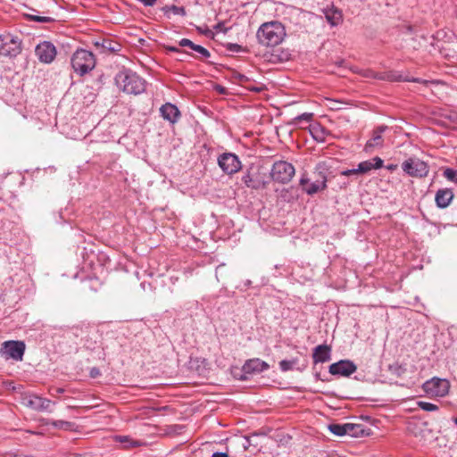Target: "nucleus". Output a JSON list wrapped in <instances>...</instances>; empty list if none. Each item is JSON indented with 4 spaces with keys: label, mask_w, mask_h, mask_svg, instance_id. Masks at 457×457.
I'll return each instance as SVG.
<instances>
[{
    "label": "nucleus",
    "mask_w": 457,
    "mask_h": 457,
    "mask_svg": "<svg viewBox=\"0 0 457 457\" xmlns=\"http://www.w3.org/2000/svg\"><path fill=\"white\" fill-rule=\"evenodd\" d=\"M258 42L265 46L279 45L286 37L285 27L278 21L263 23L256 34Z\"/></svg>",
    "instance_id": "obj_1"
},
{
    "label": "nucleus",
    "mask_w": 457,
    "mask_h": 457,
    "mask_svg": "<svg viewBox=\"0 0 457 457\" xmlns=\"http://www.w3.org/2000/svg\"><path fill=\"white\" fill-rule=\"evenodd\" d=\"M116 85L127 94L139 95L145 89V81L131 70H123L115 76Z\"/></svg>",
    "instance_id": "obj_2"
},
{
    "label": "nucleus",
    "mask_w": 457,
    "mask_h": 457,
    "mask_svg": "<svg viewBox=\"0 0 457 457\" xmlns=\"http://www.w3.org/2000/svg\"><path fill=\"white\" fill-rule=\"evenodd\" d=\"M71 62L73 71L79 76H84L96 67V57L90 51L78 49L72 54Z\"/></svg>",
    "instance_id": "obj_3"
},
{
    "label": "nucleus",
    "mask_w": 457,
    "mask_h": 457,
    "mask_svg": "<svg viewBox=\"0 0 457 457\" xmlns=\"http://www.w3.org/2000/svg\"><path fill=\"white\" fill-rule=\"evenodd\" d=\"M295 173V170L292 163L280 160L273 163L270 175L274 182L287 184L291 181Z\"/></svg>",
    "instance_id": "obj_4"
},
{
    "label": "nucleus",
    "mask_w": 457,
    "mask_h": 457,
    "mask_svg": "<svg viewBox=\"0 0 457 457\" xmlns=\"http://www.w3.org/2000/svg\"><path fill=\"white\" fill-rule=\"evenodd\" d=\"M21 51V42L12 34L0 35V55L15 57Z\"/></svg>",
    "instance_id": "obj_5"
},
{
    "label": "nucleus",
    "mask_w": 457,
    "mask_h": 457,
    "mask_svg": "<svg viewBox=\"0 0 457 457\" xmlns=\"http://www.w3.org/2000/svg\"><path fill=\"white\" fill-rule=\"evenodd\" d=\"M26 345L23 341H5L0 348L1 356L5 359L21 361L25 353Z\"/></svg>",
    "instance_id": "obj_6"
},
{
    "label": "nucleus",
    "mask_w": 457,
    "mask_h": 457,
    "mask_svg": "<svg viewBox=\"0 0 457 457\" xmlns=\"http://www.w3.org/2000/svg\"><path fill=\"white\" fill-rule=\"evenodd\" d=\"M422 388L431 396L443 397L448 394L450 383L447 379L435 377L426 381Z\"/></svg>",
    "instance_id": "obj_7"
},
{
    "label": "nucleus",
    "mask_w": 457,
    "mask_h": 457,
    "mask_svg": "<svg viewBox=\"0 0 457 457\" xmlns=\"http://www.w3.org/2000/svg\"><path fill=\"white\" fill-rule=\"evenodd\" d=\"M403 170L411 177H426L429 171L428 164L419 158L411 157L402 163Z\"/></svg>",
    "instance_id": "obj_8"
},
{
    "label": "nucleus",
    "mask_w": 457,
    "mask_h": 457,
    "mask_svg": "<svg viewBox=\"0 0 457 457\" xmlns=\"http://www.w3.org/2000/svg\"><path fill=\"white\" fill-rule=\"evenodd\" d=\"M218 165L228 175H233L241 169L238 156L233 153H224L218 157Z\"/></svg>",
    "instance_id": "obj_9"
},
{
    "label": "nucleus",
    "mask_w": 457,
    "mask_h": 457,
    "mask_svg": "<svg viewBox=\"0 0 457 457\" xmlns=\"http://www.w3.org/2000/svg\"><path fill=\"white\" fill-rule=\"evenodd\" d=\"M35 53L41 62L51 63L56 56V48L52 43L44 41L36 46Z\"/></svg>",
    "instance_id": "obj_10"
},
{
    "label": "nucleus",
    "mask_w": 457,
    "mask_h": 457,
    "mask_svg": "<svg viewBox=\"0 0 457 457\" xmlns=\"http://www.w3.org/2000/svg\"><path fill=\"white\" fill-rule=\"evenodd\" d=\"M357 370V366L350 360H340L329 365V373L336 376L349 377Z\"/></svg>",
    "instance_id": "obj_11"
},
{
    "label": "nucleus",
    "mask_w": 457,
    "mask_h": 457,
    "mask_svg": "<svg viewBox=\"0 0 457 457\" xmlns=\"http://www.w3.org/2000/svg\"><path fill=\"white\" fill-rule=\"evenodd\" d=\"M388 129L386 125H380L372 131L371 137L367 141L364 151L370 153L374 148L383 146L384 139L382 134Z\"/></svg>",
    "instance_id": "obj_12"
},
{
    "label": "nucleus",
    "mask_w": 457,
    "mask_h": 457,
    "mask_svg": "<svg viewBox=\"0 0 457 457\" xmlns=\"http://www.w3.org/2000/svg\"><path fill=\"white\" fill-rule=\"evenodd\" d=\"M27 406L37 411H52L51 406L54 404L51 400L43 398L37 395H29L27 398Z\"/></svg>",
    "instance_id": "obj_13"
},
{
    "label": "nucleus",
    "mask_w": 457,
    "mask_h": 457,
    "mask_svg": "<svg viewBox=\"0 0 457 457\" xmlns=\"http://www.w3.org/2000/svg\"><path fill=\"white\" fill-rule=\"evenodd\" d=\"M269 368L270 365L266 361L259 358H253L246 361L242 370L245 374H256L267 370Z\"/></svg>",
    "instance_id": "obj_14"
},
{
    "label": "nucleus",
    "mask_w": 457,
    "mask_h": 457,
    "mask_svg": "<svg viewBox=\"0 0 457 457\" xmlns=\"http://www.w3.org/2000/svg\"><path fill=\"white\" fill-rule=\"evenodd\" d=\"M320 12L322 13V15H320V19H322L324 16L326 21L331 26L338 25L343 20V15H342L341 11L339 9L334 7V5L321 7Z\"/></svg>",
    "instance_id": "obj_15"
},
{
    "label": "nucleus",
    "mask_w": 457,
    "mask_h": 457,
    "mask_svg": "<svg viewBox=\"0 0 457 457\" xmlns=\"http://www.w3.org/2000/svg\"><path fill=\"white\" fill-rule=\"evenodd\" d=\"M160 112L164 120L170 121L172 124L176 123L180 117V112L179 108L170 103L162 104L160 108Z\"/></svg>",
    "instance_id": "obj_16"
},
{
    "label": "nucleus",
    "mask_w": 457,
    "mask_h": 457,
    "mask_svg": "<svg viewBox=\"0 0 457 457\" xmlns=\"http://www.w3.org/2000/svg\"><path fill=\"white\" fill-rule=\"evenodd\" d=\"M453 196V192L450 188H442L437 190L435 196L436 206L441 209L448 207L452 203Z\"/></svg>",
    "instance_id": "obj_17"
},
{
    "label": "nucleus",
    "mask_w": 457,
    "mask_h": 457,
    "mask_svg": "<svg viewBox=\"0 0 457 457\" xmlns=\"http://www.w3.org/2000/svg\"><path fill=\"white\" fill-rule=\"evenodd\" d=\"M383 160L380 157H374L370 160L361 162L358 164L356 170L360 174H365L370 172L371 170H378L383 167Z\"/></svg>",
    "instance_id": "obj_18"
},
{
    "label": "nucleus",
    "mask_w": 457,
    "mask_h": 457,
    "mask_svg": "<svg viewBox=\"0 0 457 457\" xmlns=\"http://www.w3.org/2000/svg\"><path fill=\"white\" fill-rule=\"evenodd\" d=\"M362 76L365 78L376 79H379V80H387V81L402 80V77L400 75H396L391 71L377 73L372 70H365L362 71Z\"/></svg>",
    "instance_id": "obj_19"
},
{
    "label": "nucleus",
    "mask_w": 457,
    "mask_h": 457,
    "mask_svg": "<svg viewBox=\"0 0 457 457\" xmlns=\"http://www.w3.org/2000/svg\"><path fill=\"white\" fill-rule=\"evenodd\" d=\"M331 359V347L328 345L316 346V363L326 362Z\"/></svg>",
    "instance_id": "obj_20"
},
{
    "label": "nucleus",
    "mask_w": 457,
    "mask_h": 457,
    "mask_svg": "<svg viewBox=\"0 0 457 457\" xmlns=\"http://www.w3.org/2000/svg\"><path fill=\"white\" fill-rule=\"evenodd\" d=\"M346 436L352 437H361L369 435L367 429L361 424L346 423Z\"/></svg>",
    "instance_id": "obj_21"
},
{
    "label": "nucleus",
    "mask_w": 457,
    "mask_h": 457,
    "mask_svg": "<svg viewBox=\"0 0 457 457\" xmlns=\"http://www.w3.org/2000/svg\"><path fill=\"white\" fill-rule=\"evenodd\" d=\"M242 182L250 188L258 189L265 187V182L253 179L251 172L248 170L242 177Z\"/></svg>",
    "instance_id": "obj_22"
},
{
    "label": "nucleus",
    "mask_w": 457,
    "mask_h": 457,
    "mask_svg": "<svg viewBox=\"0 0 457 457\" xmlns=\"http://www.w3.org/2000/svg\"><path fill=\"white\" fill-rule=\"evenodd\" d=\"M49 424H51L54 428L58 429H62L65 431H73L75 430L76 425L71 421L65 420H53Z\"/></svg>",
    "instance_id": "obj_23"
},
{
    "label": "nucleus",
    "mask_w": 457,
    "mask_h": 457,
    "mask_svg": "<svg viewBox=\"0 0 457 457\" xmlns=\"http://www.w3.org/2000/svg\"><path fill=\"white\" fill-rule=\"evenodd\" d=\"M328 430L337 436H346V423H331L328 426Z\"/></svg>",
    "instance_id": "obj_24"
},
{
    "label": "nucleus",
    "mask_w": 457,
    "mask_h": 457,
    "mask_svg": "<svg viewBox=\"0 0 457 457\" xmlns=\"http://www.w3.org/2000/svg\"><path fill=\"white\" fill-rule=\"evenodd\" d=\"M300 186L307 194H314V183L311 182L308 178L303 176L300 179Z\"/></svg>",
    "instance_id": "obj_25"
},
{
    "label": "nucleus",
    "mask_w": 457,
    "mask_h": 457,
    "mask_svg": "<svg viewBox=\"0 0 457 457\" xmlns=\"http://www.w3.org/2000/svg\"><path fill=\"white\" fill-rule=\"evenodd\" d=\"M327 175L323 171L316 173V192L326 187Z\"/></svg>",
    "instance_id": "obj_26"
},
{
    "label": "nucleus",
    "mask_w": 457,
    "mask_h": 457,
    "mask_svg": "<svg viewBox=\"0 0 457 457\" xmlns=\"http://www.w3.org/2000/svg\"><path fill=\"white\" fill-rule=\"evenodd\" d=\"M444 177L455 184H457V170L446 168L443 172Z\"/></svg>",
    "instance_id": "obj_27"
},
{
    "label": "nucleus",
    "mask_w": 457,
    "mask_h": 457,
    "mask_svg": "<svg viewBox=\"0 0 457 457\" xmlns=\"http://www.w3.org/2000/svg\"><path fill=\"white\" fill-rule=\"evenodd\" d=\"M418 406L426 411H435L438 410L437 405L428 403V402L420 401V402H418Z\"/></svg>",
    "instance_id": "obj_28"
},
{
    "label": "nucleus",
    "mask_w": 457,
    "mask_h": 457,
    "mask_svg": "<svg viewBox=\"0 0 457 457\" xmlns=\"http://www.w3.org/2000/svg\"><path fill=\"white\" fill-rule=\"evenodd\" d=\"M327 132L323 127L316 123V142H325Z\"/></svg>",
    "instance_id": "obj_29"
},
{
    "label": "nucleus",
    "mask_w": 457,
    "mask_h": 457,
    "mask_svg": "<svg viewBox=\"0 0 457 457\" xmlns=\"http://www.w3.org/2000/svg\"><path fill=\"white\" fill-rule=\"evenodd\" d=\"M295 364V361L282 360L279 362V367L282 371H287L293 369Z\"/></svg>",
    "instance_id": "obj_30"
},
{
    "label": "nucleus",
    "mask_w": 457,
    "mask_h": 457,
    "mask_svg": "<svg viewBox=\"0 0 457 457\" xmlns=\"http://www.w3.org/2000/svg\"><path fill=\"white\" fill-rule=\"evenodd\" d=\"M196 53L200 54L204 58H209L211 56V53L204 46L200 45L195 44L193 49Z\"/></svg>",
    "instance_id": "obj_31"
},
{
    "label": "nucleus",
    "mask_w": 457,
    "mask_h": 457,
    "mask_svg": "<svg viewBox=\"0 0 457 457\" xmlns=\"http://www.w3.org/2000/svg\"><path fill=\"white\" fill-rule=\"evenodd\" d=\"M166 8L169 9L175 15L185 16L187 13L183 6L171 5Z\"/></svg>",
    "instance_id": "obj_32"
},
{
    "label": "nucleus",
    "mask_w": 457,
    "mask_h": 457,
    "mask_svg": "<svg viewBox=\"0 0 457 457\" xmlns=\"http://www.w3.org/2000/svg\"><path fill=\"white\" fill-rule=\"evenodd\" d=\"M104 47L110 50L111 52H117L120 50V45L112 41H104Z\"/></svg>",
    "instance_id": "obj_33"
},
{
    "label": "nucleus",
    "mask_w": 457,
    "mask_h": 457,
    "mask_svg": "<svg viewBox=\"0 0 457 457\" xmlns=\"http://www.w3.org/2000/svg\"><path fill=\"white\" fill-rule=\"evenodd\" d=\"M117 440L122 444L129 443L133 446L140 445V444L137 441H133L131 438L126 436H119L116 437Z\"/></svg>",
    "instance_id": "obj_34"
},
{
    "label": "nucleus",
    "mask_w": 457,
    "mask_h": 457,
    "mask_svg": "<svg viewBox=\"0 0 457 457\" xmlns=\"http://www.w3.org/2000/svg\"><path fill=\"white\" fill-rule=\"evenodd\" d=\"M179 46L181 47H189L193 49L195 43L188 38H182L181 40H179Z\"/></svg>",
    "instance_id": "obj_35"
},
{
    "label": "nucleus",
    "mask_w": 457,
    "mask_h": 457,
    "mask_svg": "<svg viewBox=\"0 0 457 457\" xmlns=\"http://www.w3.org/2000/svg\"><path fill=\"white\" fill-rule=\"evenodd\" d=\"M30 19L32 21H37V22H49V21H51L53 20L50 17L37 16V15H32V16H30Z\"/></svg>",
    "instance_id": "obj_36"
},
{
    "label": "nucleus",
    "mask_w": 457,
    "mask_h": 457,
    "mask_svg": "<svg viewBox=\"0 0 457 457\" xmlns=\"http://www.w3.org/2000/svg\"><path fill=\"white\" fill-rule=\"evenodd\" d=\"M64 388L62 387H51L49 389V394L54 396V397H56L57 395L64 393Z\"/></svg>",
    "instance_id": "obj_37"
},
{
    "label": "nucleus",
    "mask_w": 457,
    "mask_h": 457,
    "mask_svg": "<svg viewBox=\"0 0 457 457\" xmlns=\"http://www.w3.org/2000/svg\"><path fill=\"white\" fill-rule=\"evenodd\" d=\"M165 48H166V50H167V51H169V52L179 53V54H187V52L180 50V49H179V47H177V46H166Z\"/></svg>",
    "instance_id": "obj_38"
},
{
    "label": "nucleus",
    "mask_w": 457,
    "mask_h": 457,
    "mask_svg": "<svg viewBox=\"0 0 457 457\" xmlns=\"http://www.w3.org/2000/svg\"><path fill=\"white\" fill-rule=\"evenodd\" d=\"M89 375L92 378H96L101 375L100 370L96 367L91 368Z\"/></svg>",
    "instance_id": "obj_39"
},
{
    "label": "nucleus",
    "mask_w": 457,
    "mask_h": 457,
    "mask_svg": "<svg viewBox=\"0 0 457 457\" xmlns=\"http://www.w3.org/2000/svg\"><path fill=\"white\" fill-rule=\"evenodd\" d=\"M227 48L231 52H239L242 47L238 44H228Z\"/></svg>",
    "instance_id": "obj_40"
},
{
    "label": "nucleus",
    "mask_w": 457,
    "mask_h": 457,
    "mask_svg": "<svg viewBox=\"0 0 457 457\" xmlns=\"http://www.w3.org/2000/svg\"><path fill=\"white\" fill-rule=\"evenodd\" d=\"M343 176L349 177L351 175L354 174H360L359 171L356 170V169H351V170H345L341 172Z\"/></svg>",
    "instance_id": "obj_41"
},
{
    "label": "nucleus",
    "mask_w": 457,
    "mask_h": 457,
    "mask_svg": "<svg viewBox=\"0 0 457 457\" xmlns=\"http://www.w3.org/2000/svg\"><path fill=\"white\" fill-rule=\"evenodd\" d=\"M245 442L243 443V447L245 450H247L249 449V447L251 446L252 443H251V437L250 436H245L244 438Z\"/></svg>",
    "instance_id": "obj_42"
},
{
    "label": "nucleus",
    "mask_w": 457,
    "mask_h": 457,
    "mask_svg": "<svg viewBox=\"0 0 457 457\" xmlns=\"http://www.w3.org/2000/svg\"><path fill=\"white\" fill-rule=\"evenodd\" d=\"M235 78L237 79L240 83H243V82L248 80L246 76L240 74V73H237Z\"/></svg>",
    "instance_id": "obj_43"
},
{
    "label": "nucleus",
    "mask_w": 457,
    "mask_h": 457,
    "mask_svg": "<svg viewBox=\"0 0 457 457\" xmlns=\"http://www.w3.org/2000/svg\"><path fill=\"white\" fill-rule=\"evenodd\" d=\"M405 80H406V81L418 82V83H423V84H428V80H422V79H415V78H413V79H406Z\"/></svg>",
    "instance_id": "obj_44"
},
{
    "label": "nucleus",
    "mask_w": 457,
    "mask_h": 457,
    "mask_svg": "<svg viewBox=\"0 0 457 457\" xmlns=\"http://www.w3.org/2000/svg\"><path fill=\"white\" fill-rule=\"evenodd\" d=\"M215 89L217 92L220 93V94H225L226 93V88L220 85H217L215 87Z\"/></svg>",
    "instance_id": "obj_45"
},
{
    "label": "nucleus",
    "mask_w": 457,
    "mask_h": 457,
    "mask_svg": "<svg viewBox=\"0 0 457 457\" xmlns=\"http://www.w3.org/2000/svg\"><path fill=\"white\" fill-rule=\"evenodd\" d=\"M212 457H228L226 453H214Z\"/></svg>",
    "instance_id": "obj_46"
},
{
    "label": "nucleus",
    "mask_w": 457,
    "mask_h": 457,
    "mask_svg": "<svg viewBox=\"0 0 457 457\" xmlns=\"http://www.w3.org/2000/svg\"><path fill=\"white\" fill-rule=\"evenodd\" d=\"M224 266H225L224 264H220V265H219V266L217 267V269H216V278H217V280H218V281H219V276H218V274H219V270H220V269H222Z\"/></svg>",
    "instance_id": "obj_47"
},
{
    "label": "nucleus",
    "mask_w": 457,
    "mask_h": 457,
    "mask_svg": "<svg viewBox=\"0 0 457 457\" xmlns=\"http://www.w3.org/2000/svg\"><path fill=\"white\" fill-rule=\"evenodd\" d=\"M312 117V113H304L303 114L302 116H300L299 118H305V119H310Z\"/></svg>",
    "instance_id": "obj_48"
},
{
    "label": "nucleus",
    "mask_w": 457,
    "mask_h": 457,
    "mask_svg": "<svg viewBox=\"0 0 457 457\" xmlns=\"http://www.w3.org/2000/svg\"><path fill=\"white\" fill-rule=\"evenodd\" d=\"M311 355H312V357L314 359V349H312V352H311Z\"/></svg>",
    "instance_id": "obj_49"
},
{
    "label": "nucleus",
    "mask_w": 457,
    "mask_h": 457,
    "mask_svg": "<svg viewBox=\"0 0 457 457\" xmlns=\"http://www.w3.org/2000/svg\"><path fill=\"white\" fill-rule=\"evenodd\" d=\"M310 134L312 135V137L314 138V134L312 132V130L310 129Z\"/></svg>",
    "instance_id": "obj_50"
},
{
    "label": "nucleus",
    "mask_w": 457,
    "mask_h": 457,
    "mask_svg": "<svg viewBox=\"0 0 457 457\" xmlns=\"http://www.w3.org/2000/svg\"><path fill=\"white\" fill-rule=\"evenodd\" d=\"M388 170H393L394 169V166L393 165H390L387 167Z\"/></svg>",
    "instance_id": "obj_51"
},
{
    "label": "nucleus",
    "mask_w": 457,
    "mask_h": 457,
    "mask_svg": "<svg viewBox=\"0 0 457 457\" xmlns=\"http://www.w3.org/2000/svg\"><path fill=\"white\" fill-rule=\"evenodd\" d=\"M179 61H183L182 55H179V58H178Z\"/></svg>",
    "instance_id": "obj_52"
},
{
    "label": "nucleus",
    "mask_w": 457,
    "mask_h": 457,
    "mask_svg": "<svg viewBox=\"0 0 457 457\" xmlns=\"http://www.w3.org/2000/svg\"><path fill=\"white\" fill-rule=\"evenodd\" d=\"M179 61H183L182 55H179V58H178Z\"/></svg>",
    "instance_id": "obj_53"
},
{
    "label": "nucleus",
    "mask_w": 457,
    "mask_h": 457,
    "mask_svg": "<svg viewBox=\"0 0 457 457\" xmlns=\"http://www.w3.org/2000/svg\"><path fill=\"white\" fill-rule=\"evenodd\" d=\"M74 457H82L81 455H75Z\"/></svg>",
    "instance_id": "obj_54"
},
{
    "label": "nucleus",
    "mask_w": 457,
    "mask_h": 457,
    "mask_svg": "<svg viewBox=\"0 0 457 457\" xmlns=\"http://www.w3.org/2000/svg\"><path fill=\"white\" fill-rule=\"evenodd\" d=\"M455 423L457 424V418L455 419Z\"/></svg>",
    "instance_id": "obj_55"
}]
</instances>
